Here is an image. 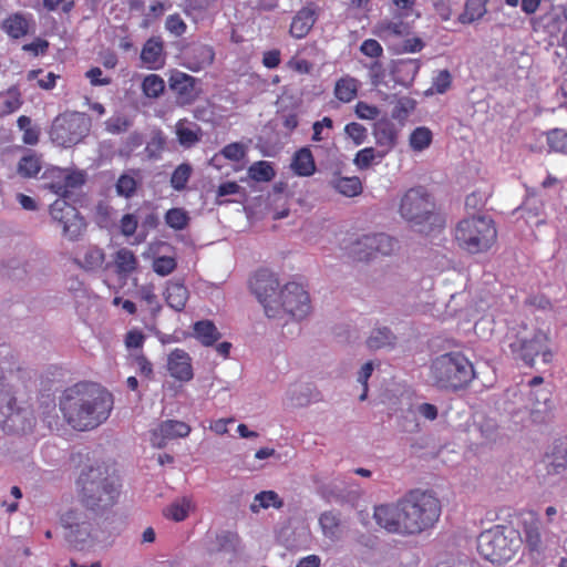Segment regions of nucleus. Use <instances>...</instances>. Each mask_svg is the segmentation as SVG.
<instances>
[{
  "instance_id": "obj_2",
  "label": "nucleus",
  "mask_w": 567,
  "mask_h": 567,
  "mask_svg": "<svg viewBox=\"0 0 567 567\" xmlns=\"http://www.w3.org/2000/svg\"><path fill=\"white\" fill-rule=\"evenodd\" d=\"M60 406L73 429L86 431L107 420L113 409V398L97 384L81 383L65 391Z\"/></svg>"
},
{
  "instance_id": "obj_28",
  "label": "nucleus",
  "mask_w": 567,
  "mask_h": 567,
  "mask_svg": "<svg viewBox=\"0 0 567 567\" xmlns=\"http://www.w3.org/2000/svg\"><path fill=\"white\" fill-rule=\"evenodd\" d=\"M200 134V127L195 123H190L186 120H181L176 124V135L179 144L184 147H192L197 142H199Z\"/></svg>"
},
{
  "instance_id": "obj_40",
  "label": "nucleus",
  "mask_w": 567,
  "mask_h": 567,
  "mask_svg": "<svg viewBox=\"0 0 567 567\" xmlns=\"http://www.w3.org/2000/svg\"><path fill=\"white\" fill-rule=\"evenodd\" d=\"M238 544L239 537L237 534L231 532H221L216 535L215 543L209 550L233 553L237 549Z\"/></svg>"
},
{
  "instance_id": "obj_16",
  "label": "nucleus",
  "mask_w": 567,
  "mask_h": 567,
  "mask_svg": "<svg viewBox=\"0 0 567 567\" xmlns=\"http://www.w3.org/2000/svg\"><path fill=\"white\" fill-rule=\"evenodd\" d=\"M526 408L535 423L545 422L551 411L549 390L546 388L529 389Z\"/></svg>"
},
{
  "instance_id": "obj_37",
  "label": "nucleus",
  "mask_w": 567,
  "mask_h": 567,
  "mask_svg": "<svg viewBox=\"0 0 567 567\" xmlns=\"http://www.w3.org/2000/svg\"><path fill=\"white\" fill-rule=\"evenodd\" d=\"M197 339L205 346H212L220 338V333L212 321H198L194 326Z\"/></svg>"
},
{
  "instance_id": "obj_54",
  "label": "nucleus",
  "mask_w": 567,
  "mask_h": 567,
  "mask_svg": "<svg viewBox=\"0 0 567 567\" xmlns=\"http://www.w3.org/2000/svg\"><path fill=\"white\" fill-rule=\"evenodd\" d=\"M344 132L357 145L362 144L367 137V128L355 122L347 124Z\"/></svg>"
},
{
  "instance_id": "obj_52",
  "label": "nucleus",
  "mask_w": 567,
  "mask_h": 567,
  "mask_svg": "<svg viewBox=\"0 0 567 567\" xmlns=\"http://www.w3.org/2000/svg\"><path fill=\"white\" fill-rule=\"evenodd\" d=\"M526 543L530 550L538 551L542 545L540 533L536 522L530 523L525 528Z\"/></svg>"
},
{
  "instance_id": "obj_19",
  "label": "nucleus",
  "mask_w": 567,
  "mask_h": 567,
  "mask_svg": "<svg viewBox=\"0 0 567 567\" xmlns=\"http://www.w3.org/2000/svg\"><path fill=\"white\" fill-rule=\"evenodd\" d=\"M373 135L375 143L382 148L378 152V156L381 159L395 146L398 131L394 123L381 120L374 124Z\"/></svg>"
},
{
  "instance_id": "obj_57",
  "label": "nucleus",
  "mask_w": 567,
  "mask_h": 567,
  "mask_svg": "<svg viewBox=\"0 0 567 567\" xmlns=\"http://www.w3.org/2000/svg\"><path fill=\"white\" fill-rule=\"evenodd\" d=\"M360 51L364 55H367L369 58H373V59L381 56L383 53V49H382L381 44L374 39H368V40L363 41L360 47Z\"/></svg>"
},
{
  "instance_id": "obj_36",
  "label": "nucleus",
  "mask_w": 567,
  "mask_h": 567,
  "mask_svg": "<svg viewBox=\"0 0 567 567\" xmlns=\"http://www.w3.org/2000/svg\"><path fill=\"white\" fill-rule=\"evenodd\" d=\"M29 23L27 19L20 14L16 13L10 16L3 21V30L14 39H19L28 33Z\"/></svg>"
},
{
  "instance_id": "obj_43",
  "label": "nucleus",
  "mask_w": 567,
  "mask_h": 567,
  "mask_svg": "<svg viewBox=\"0 0 567 567\" xmlns=\"http://www.w3.org/2000/svg\"><path fill=\"white\" fill-rule=\"evenodd\" d=\"M105 260V255L102 249L96 247L89 248L82 260L76 259V262L85 270H96L102 267Z\"/></svg>"
},
{
  "instance_id": "obj_15",
  "label": "nucleus",
  "mask_w": 567,
  "mask_h": 567,
  "mask_svg": "<svg viewBox=\"0 0 567 567\" xmlns=\"http://www.w3.org/2000/svg\"><path fill=\"white\" fill-rule=\"evenodd\" d=\"M395 241L385 234L364 235L352 245V255L358 260H368L375 254L390 255Z\"/></svg>"
},
{
  "instance_id": "obj_22",
  "label": "nucleus",
  "mask_w": 567,
  "mask_h": 567,
  "mask_svg": "<svg viewBox=\"0 0 567 567\" xmlns=\"http://www.w3.org/2000/svg\"><path fill=\"white\" fill-rule=\"evenodd\" d=\"M195 83L196 80L193 76L182 72L174 73L169 79L171 89L181 96L183 103L195 99Z\"/></svg>"
},
{
  "instance_id": "obj_63",
  "label": "nucleus",
  "mask_w": 567,
  "mask_h": 567,
  "mask_svg": "<svg viewBox=\"0 0 567 567\" xmlns=\"http://www.w3.org/2000/svg\"><path fill=\"white\" fill-rule=\"evenodd\" d=\"M137 228V219L132 214H126L121 219V231L124 236H132Z\"/></svg>"
},
{
  "instance_id": "obj_11",
  "label": "nucleus",
  "mask_w": 567,
  "mask_h": 567,
  "mask_svg": "<svg viewBox=\"0 0 567 567\" xmlns=\"http://www.w3.org/2000/svg\"><path fill=\"white\" fill-rule=\"evenodd\" d=\"M60 523L65 529V539L73 547L82 549L92 544L94 539L93 527L82 509H68L61 515Z\"/></svg>"
},
{
  "instance_id": "obj_26",
  "label": "nucleus",
  "mask_w": 567,
  "mask_h": 567,
  "mask_svg": "<svg viewBox=\"0 0 567 567\" xmlns=\"http://www.w3.org/2000/svg\"><path fill=\"white\" fill-rule=\"evenodd\" d=\"M315 22L313 10L303 8L293 17L290 25V34L296 39H302L309 33Z\"/></svg>"
},
{
  "instance_id": "obj_23",
  "label": "nucleus",
  "mask_w": 567,
  "mask_h": 567,
  "mask_svg": "<svg viewBox=\"0 0 567 567\" xmlns=\"http://www.w3.org/2000/svg\"><path fill=\"white\" fill-rule=\"evenodd\" d=\"M164 297L172 309L182 311L189 298V292L183 281L172 280L167 282Z\"/></svg>"
},
{
  "instance_id": "obj_6",
  "label": "nucleus",
  "mask_w": 567,
  "mask_h": 567,
  "mask_svg": "<svg viewBox=\"0 0 567 567\" xmlns=\"http://www.w3.org/2000/svg\"><path fill=\"white\" fill-rule=\"evenodd\" d=\"M494 221L486 216L464 218L456 225L455 239L458 246L470 254L487 251L496 241Z\"/></svg>"
},
{
  "instance_id": "obj_48",
  "label": "nucleus",
  "mask_w": 567,
  "mask_h": 567,
  "mask_svg": "<svg viewBox=\"0 0 567 567\" xmlns=\"http://www.w3.org/2000/svg\"><path fill=\"white\" fill-rule=\"evenodd\" d=\"M192 174V167L188 164H181L173 172L171 177V185L176 190H182L185 188L189 177Z\"/></svg>"
},
{
  "instance_id": "obj_56",
  "label": "nucleus",
  "mask_w": 567,
  "mask_h": 567,
  "mask_svg": "<svg viewBox=\"0 0 567 567\" xmlns=\"http://www.w3.org/2000/svg\"><path fill=\"white\" fill-rule=\"evenodd\" d=\"M107 132L120 134L128 130L130 122L123 116H113L105 123Z\"/></svg>"
},
{
  "instance_id": "obj_31",
  "label": "nucleus",
  "mask_w": 567,
  "mask_h": 567,
  "mask_svg": "<svg viewBox=\"0 0 567 567\" xmlns=\"http://www.w3.org/2000/svg\"><path fill=\"white\" fill-rule=\"evenodd\" d=\"M215 52L212 47L206 44H199L192 49L189 56V69L198 71L210 65L214 61Z\"/></svg>"
},
{
  "instance_id": "obj_18",
  "label": "nucleus",
  "mask_w": 567,
  "mask_h": 567,
  "mask_svg": "<svg viewBox=\"0 0 567 567\" xmlns=\"http://www.w3.org/2000/svg\"><path fill=\"white\" fill-rule=\"evenodd\" d=\"M315 398V389L307 383H293L285 392L282 404L287 409H301L308 406Z\"/></svg>"
},
{
  "instance_id": "obj_58",
  "label": "nucleus",
  "mask_w": 567,
  "mask_h": 567,
  "mask_svg": "<svg viewBox=\"0 0 567 567\" xmlns=\"http://www.w3.org/2000/svg\"><path fill=\"white\" fill-rule=\"evenodd\" d=\"M165 25L166 29L176 37L182 35L186 30V24L178 14L168 16Z\"/></svg>"
},
{
  "instance_id": "obj_14",
  "label": "nucleus",
  "mask_w": 567,
  "mask_h": 567,
  "mask_svg": "<svg viewBox=\"0 0 567 567\" xmlns=\"http://www.w3.org/2000/svg\"><path fill=\"white\" fill-rule=\"evenodd\" d=\"M52 218L62 225L63 235L70 240H75L85 228L84 219L79 215L75 207L64 199H56L50 206Z\"/></svg>"
},
{
  "instance_id": "obj_29",
  "label": "nucleus",
  "mask_w": 567,
  "mask_h": 567,
  "mask_svg": "<svg viewBox=\"0 0 567 567\" xmlns=\"http://www.w3.org/2000/svg\"><path fill=\"white\" fill-rule=\"evenodd\" d=\"M330 186L343 196L353 197L361 193V181L353 177H342L334 175L329 182Z\"/></svg>"
},
{
  "instance_id": "obj_30",
  "label": "nucleus",
  "mask_w": 567,
  "mask_h": 567,
  "mask_svg": "<svg viewBox=\"0 0 567 567\" xmlns=\"http://www.w3.org/2000/svg\"><path fill=\"white\" fill-rule=\"evenodd\" d=\"M319 524L324 537L332 542L341 539L340 517L337 513L324 512L319 517Z\"/></svg>"
},
{
  "instance_id": "obj_1",
  "label": "nucleus",
  "mask_w": 567,
  "mask_h": 567,
  "mask_svg": "<svg viewBox=\"0 0 567 567\" xmlns=\"http://www.w3.org/2000/svg\"><path fill=\"white\" fill-rule=\"evenodd\" d=\"M441 515L440 502L432 494L413 491L396 503L373 508L377 525L390 534L415 536L432 528Z\"/></svg>"
},
{
  "instance_id": "obj_24",
  "label": "nucleus",
  "mask_w": 567,
  "mask_h": 567,
  "mask_svg": "<svg viewBox=\"0 0 567 567\" xmlns=\"http://www.w3.org/2000/svg\"><path fill=\"white\" fill-rule=\"evenodd\" d=\"M398 341L396 336L388 327L374 328L368 337L365 343L371 350L392 349Z\"/></svg>"
},
{
  "instance_id": "obj_17",
  "label": "nucleus",
  "mask_w": 567,
  "mask_h": 567,
  "mask_svg": "<svg viewBox=\"0 0 567 567\" xmlns=\"http://www.w3.org/2000/svg\"><path fill=\"white\" fill-rule=\"evenodd\" d=\"M190 426L182 421L167 420L162 422L152 433V443L155 447L162 449L167 441L185 437L189 434Z\"/></svg>"
},
{
  "instance_id": "obj_13",
  "label": "nucleus",
  "mask_w": 567,
  "mask_h": 567,
  "mask_svg": "<svg viewBox=\"0 0 567 567\" xmlns=\"http://www.w3.org/2000/svg\"><path fill=\"white\" fill-rule=\"evenodd\" d=\"M279 317L288 315L295 319H303L310 312V298L305 288L297 282H288L279 292Z\"/></svg>"
},
{
  "instance_id": "obj_44",
  "label": "nucleus",
  "mask_w": 567,
  "mask_h": 567,
  "mask_svg": "<svg viewBox=\"0 0 567 567\" xmlns=\"http://www.w3.org/2000/svg\"><path fill=\"white\" fill-rule=\"evenodd\" d=\"M135 174H136V172L133 171L131 173L122 174L118 177L116 185H115L116 194L118 196L130 198L134 195L136 187H137Z\"/></svg>"
},
{
  "instance_id": "obj_38",
  "label": "nucleus",
  "mask_w": 567,
  "mask_h": 567,
  "mask_svg": "<svg viewBox=\"0 0 567 567\" xmlns=\"http://www.w3.org/2000/svg\"><path fill=\"white\" fill-rule=\"evenodd\" d=\"M358 91V81L353 78H342L334 86V94L341 102L348 103L352 101Z\"/></svg>"
},
{
  "instance_id": "obj_3",
  "label": "nucleus",
  "mask_w": 567,
  "mask_h": 567,
  "mask_svg": "<svg viewBox=\"0 0 567 567\" xmlns=\"http://www.w3.org/2000/svg\"><path fill=\"white\" fill-rule=\"evenodd\" d=\"M79 501L87 511L102 515L118 501L121 482L116 472L101 463L86 467L78 478Z\"/></svg>"
},
{
  "instance_id": "obj_51",
  "label": "nucleus",
  "mask_w": 567,
  "mask_h": 567,
  "mask_svg": "<svg viewBox=\"0 0 567 567\" xmlns=\"http://www.w3.org/2000/svg\"><path fill=\"white\" fill-rule=\"evenodd\" d=\"M550 148L557 152L567 151V133L564 130H553L547 136Z\"/></svg>"
},
{
  "instance_id": "obj_39",
  "label": "nucleus",
  "mask_w": 567,
  "mask_h": 567,
  "mask_svg": "<svg viewBox=\"0 0 567 567\" xmlns=\"http://www.w3.org/2000/svg\"><path fill=\"white\" fill-rule=\"evenodd\" d=\"M485 13L486 8L483 0H467L458 20L461 23L467 24L480 20Z\"/></svg>"
},
{
  "instance_id": "obj_35",
  "label": "nucleus",
  "mask_w": 567,
  "mask_h": 567,
  "mask_svg": "<svg viewBox=\"0 0 567 567\" xmlns=\"http://www.w3.org/2000/svg\"><path fill=\"white\" fill-rule=\"evenodd\" d=\"M270 506L281 508L284 506V501L276 492L264 491L255 495L254 504L250 505V511L252 513H257L259 508H268Z\"/></svg>"
},
{
  "instance_id": "obj_20",
  "label": "nucleus",
  "mask_w": 567,
  "mask_h": 567,
  "mask_svg": "<svg viewBox=\"0 0 567 567\" xmlns=\"http://www.w3.org/2000/svg\"><path fill=\"white\" fill-rule=\"evenodd\" d=\"M167 368L173 378L179 381H189L193 379V368L187 352L175 349L167 360Z\"/></svg>"
},
{
  "instance_id": "obj_61",
  "label": "nucleus",
  "mask_w": 567,
  "mask_h": 567,
  "mask_svg": "<svg viewBox=\"0 0 567 567\" xmlns=\"http://www.w3.org/2000/svg\"><path fill=\"white\" fill-rule=\"evenodd\" d=\"M355 114L362 120H374L379 116L380 111L377 106L359 102L355 106Z\"/></svg>"
},
{
  "instance_id": "obj_64",
  "label": "nucleus",
  "mask_w": 567,
  "mask_h": 567,
  "mask_svg": "<svg viewBox=\"0 0 567 567\" xmlns=\"http://www.w3.org/2000/svg\"><path fill=\"white\" fill-rule=\"evenodd\" d=\"M494 321L489 317L481 318L474 326L475 332L481 337H488L493 331Z\"/></svg>"
},
{
  "instance_id": "obj_45",
  "label": "nucleus",
  "mask_w": 567,
  "mask_h": 567,
  "mask_svg": "<svg viewBox=\"0 0 567 567\" xmlns=\"http://www.w3.org/2000/svg\"><path fill=\"white\" fill-rule=\"evenodd\" d=\"M248 174L250 178L257 182H270L275 177V171L271 164L266 161L254 163L249 167Z\"/></svg>"
},
{
  "instance_id": "obj_32",
  "label": "nucleus",
  "mask_w": 567,
  "mask_h": 567,
  "mask_svg": "<svg viewBox=\"0 0 567 567\" xmlns=\"http://www.w3.org/2000/svg\"><path fill=\"white\" fill-rule=\"evenodd\" d=\"M162 52L163 43L161 40L151 38L142 49L141 59L144 63L148 64L150 68L155 69L162 64Z\"/></svg>"
},
{
  "instance_id": "obj_7",
  "label": "nucleus",
  "mask_w": 567,
  "mask_h": 567,
  "mask_svg": "<svg viewBox=\"0 0 567 567\" xmlns=\"http://www.w3.org/2000/svg\"><path fill=\"white\" fill-rule=\"evenodd\" d=\"M35 423L32 410L20 405L7 382L3 369L0 367V426L8 433H25Z\"/></svg>"
},
{
  "instance_id": "obj_47",
  "label": "nucleus",
  "mask_w": 567,
  "mask_h": 567,
  "mask_svg": "<svg viewBox=\"0 0 567 567\" xmlns=\"http://www.w3.org/2000/svg\"><path fill=\"white\" fill-rule=\"evenodd\" d=\"M164 87L163 79L156 74L147 75L142 83L143 92L148 97H158L163 93Z\"/></svg>"
},
{
  "instance_id": "obj_4",
  "label": "nucleus",
  "mask_w": 567,
  "mask_h": 567,
  "mask_svg": "<svg viewBox=\"0 0 567 567\" xmlns=\"http://www.w3.org/2000/svg\"><path fill=\"white\" fill-rule=\"evenodd\" d=\"M474 378L473 364L460 351L439 354L430 363L429 380L432 385L441 390H461Z\"/></svg>"
},
{
  "instance_id": "obj_33",
  "label": "nucleus",
  "mask_w": 567,
  "mask_h": 567,
  "mask_svg": "<svg viewBox=\"0 0 567 567\" xmlns=\"http://www.w3.org/2000/svg\"><path fill=\"white\" fill-rule=\"evenodd\" d=\"M22 103L21 93L17 86L0 93V116L13 113L20 109Z\"/></svg>"
},
{
  "instance_id": "obj_27",
  "label": "nucleus",
  "mask_w": 567,
  "mask_h": 567,
  "mask_svg": "<svg viewBox=\"0 0 567 567\" xmlns=\"http://www.w3.org/2000/svg\"><path fill=\"white\" fill-rule=\"evenodd\" d=\"M290 166L298 176L308 177L316 172L315 159L308 147H302L295 153Z\"/></svg>"
},
{
  "instance_id": "obj_46",
  "label": "nucleus",
  "mask_w": 567,
  "mask_h": 567,
  "mask_svg": "<svg viewBox=\"0 0 567 567\" xmlns=\"http://www.w3.org/2000/svg\"><path fill=\"white\" fill-rule=\"evenodd\" d=\"M41 169L40 159L35 155L23 156L18 164V173L25 178L35 176Z\"/></svg>"
},
{
  "instance_id": "obj_9",
  "label": "nucleus",
  "mask_w": 567,
  "mask_h": 567,
  "mask_svg": "<svg viewBox=\"0 0 567 567\" xmlns=\"http://www.w3.org/2000/svg\"><path fill=\"white\" fill-rule=\"evenodd\" d=\"M547 334L540 330L528 331L524 328L516 334V339L509 343L512 352L527 365H536L539 362L547 364L553 354L547 347Z\"/></svg>"
},
{
  "instance_id": "obj_62",
  "label": "nucleus",
  "mask_w": 567,
  "mask_h": 567,
  "mask_svg": "<svg viewBox=\"0 0 567 567\" xmlns=\"http://www.w3.org/2000/svg\"><path fill=\"white\" fill-rule=\"evenodd\" d=\"M142 299L151 307L152 311L158 312L161 305L157 301V297L151 286H144L140 289Z\"/></svg>"
},
{
  "instance_id": "obj_50",
  "label": "nucleus",
  "mask_w": 567,
  "mask_h": 567,
  "mask_svg": "<svg viewBox=\"0 0 567 567\" xmlns=\"http://www.w3.org/2000/svg\"><path fill=\"white\" fill-rule=\"evenodd\" d=\"M176 266V260L173 257L167 256L157 257L153 261V270L163 277L172 274Z\"/></svg>"
},
{
  "instance_id": "obj_59",
  "label": "nucleus",
  "mask_w": 567,
  "mask_h": 567,
  "mask_svg": "<svg viewBox=\"0 0 567 567\" xmlns=\"http://www.w3.org/2000/svg\"><path fill=\"white\" fill-rule=\"evenodd\" d=\"M369 70V76L371 80V84L374 86H379L384 79V69L379 61H372L370 64L365 65Z\"/></svg>"
},
{
  "instance_id": "obj_21",
  "label": "nucleus",
  "mask_w": 567,
  "mask_h": 567,
  "mask_svg": "<svg viewBox=\"0 0 567 567\" xmlns=\"http://www.w3.org/2000/svg\"><path fill=\"white\" fill-rule=\"evenodd\" d=\"M59 178L56 182H52L49 188L56 195L65 197L70 189L76 188L84 183V175L81 172H68L64 169L55 168L53 171Z\"/></svg>"
},
{
  "instance_id": "obj_12",
  "label": "nucleus",
  "mask_w": 567,
  "mask_h": 567,
  "mask_svg": "<svg viewBox=\"0 0 567 567\" xmlns=\"http://www.w3.org/2000/svg\"><path fill=\"white\" fill-rule=\"evenodd\" d=\"M278 286L279 282L275 274L267 269L257 271L250 280L251 291L256 295L259 302L262 303L265 313L269 318L279 317Z\"/></svg>"
},
{
  "instance_id": "obj_60",
  "label": "nucleus",
  "mask_w": 567,
  "mask_h": 567,
  "mask_svg": "<svg viewBox=\"0 0 567 567\" xmlns=\"http://www.w3.org/2000/svg\"><path fill=\"white\" fill-rule=\"evenodd\" d=\"M221 154L230 161H240L245 156V147L240 143H231L221 150Z\"/></svg>"
},
{
  "instance_id": "obj_41",
  "label": "nucleus",
  "mask_w": 567,
  "mask_h": 567,
  "mask_svg": "<svg viewBox=\"0 0 567 567\" xmlns=\"http://www.w3.org/2000/svg\"><path fill=\"white\" fill-rule=\"evenodd\" d=\"M118 274H131L137 267V260L133 251L127 248H121L114 258Z\"/></svg>"
},
{
  "instance_id": "obj_53",
  "label": "nucleus",
  "mask_w": 567,
  "mask_h": 567,
  "mask_svg": "<svg viewBox=\"0 0 567 567\" xmlns=\"http://www.w3.org/2000/svg\"><path fill=\"white\" fill-rule=\"evenodd\" d=\"M379 158L373 147H365L359 151L353 159V163L360 168L365 169L370 167L375 158Z\"/></svg>"
},
{
  "instance_id": "obj_55",
  "label": "nucleus",
  "mask_w": 567,
  "mask_h": 567,
  "mask_svg": "<svg viewBox=\"0 0 567 567\" xmlns=\"http://www.w3.org/2000/svg\"><path fill=\"white\" fill-rule=\"evenodd\" d=\"M452 76L447 70H442L433 79L431 92L444 93L451 85Z\"/></svg>"
},
{
  "instance_id": "obj_49",
  "label": "nucleus",
  "mask_w": 567,
  "mask_h": 567,
  "mask_svg": "<svg viewBox=\"0 0 567 567\" xmlns=\"http://www.w3.org/2000/svg\"><path fill=\"white\" fill-rule=\"evenodd\" d=\"M166 224L177 230L184 229L188 223V216L182 208H172L165 215Z\"/></svg>"
},
{
  "instance_id": "obj_5",
  "label": "nucleus",
  "mask_w": 567,
  "mask_h": 567,
  "mask_svg": "<svg viewBox=\"0 0 567 567\" xmlns=\"http://www.w3.org/2000/svg\"><path fill=\"white\" fill-rule=\"evenodd\" d=\"M399 214L420 233H426L436 221L434 199L422 186L410 188L402 195Z\"/></svg>"
},
{
  "instance_id": "obj_10",
  "label": "nucleus",
  "mask_w": 567,
  "mask_h": 567,
  "mask_svg": "<svg viewBox=\"0 0 567 567\" xmlns=\"http://www.w3.org/2000/svg\"><path fill=\"white\" fill-rule=\"evenodd\" d=\"M516 546L517 542L509 539L499 526L483 532L477 539L480 554L493 564H503L512 559Z\"/></svg>"
},
{
  "instance_id": "obj_8",
  "label": "nucleus",
  "mask_w": 567,
  "mask_h": 567,
  "mask_svg": "<svg viewBox=\"0 0 567 567\" xmlns=\"http://www.w3.org/2000/svg\"><path fill=\"white\" fill-rule=\"evenodd\" d=\"M91 130V118L87 114L66 111L59 114L52 122L51 141L62 147H72L82 142Z\"/></svg>"
},
{
  "instance_id": "obj_42",
  "label": "nucleus",
  "mask_w": 567,
  "mask_h": 567,
  "mask_svg": "<svg viewBox=\"0 0 567 567\" xmlns=\"http://www.w3.org/2000/svg\"><path fill=\"white\" fill-rule=\"evenodd\" d=\"M432 132L425 126L416 127L410 135V146L415 152H421L432 143Z\"/></svg>"
},
{
  "instance_id": "obj_25",
  "label": "nucleus",
  "mask_w": 567,
  "mask_h": 567,
  "mask_svg": "<svg viewBox=\"0 0 567 567\" xmlns=\"http://www.w3.org/2000/svg\"><path fill=\"white\" fill-rule=\"evenodd\" d=\"M194 509L195 504L193 499L188 496H183L163 508V516L174 522H183Z\"/></svg>"
},
{
  "instance_id": "obj_34",
  "label": "nucleus",
  "mask_w": 567,
  "mask_h": 567,
  "mask_svg": "<svg viewBox=\"0 0 567 567\" xmlns=\"http://www.w3.org/2000/svg\"><path fill=\"white\" fill-rule=\"evenodd\" d=\"M545 464L548 474H561L567 468V450L561 446L557 447V451L546 455Z\"/></svg>"
}]
</instances>
